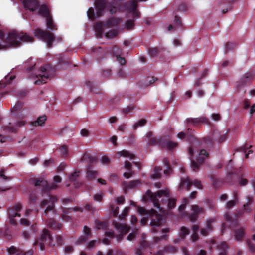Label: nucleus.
I'll return each mask as SVG.
<instances>
[{
	"label": "nucleus",
	"mask_w": 255,
	"mask_h": 255,
	"mask_svg": "<svg viewBox=\"0 0 255 255\" xmlns=\"http://www.w3.org/2000/svg\"><path fill=\"white\" fill-rule=\"evenodd\" d=\"M23 4L25 8L31 11H35L39 5V2L37 0H23Z\"/></svg>",
	"instance_id": "17"
},
{
	"label": "nucleus",
	"mask_w": 255,
	"mask_h": 255,
	"mask_svg": "<svg viewBox=\"0 0 255 255\" xmlns=\"http://www.w3.org/2000/svg\"><path fill=\"white\" fill-rule=\"evenodd\" d=\"M103 194L102 192L95 194L94 196V199L96 201H101L103 199Z\"/></svg>",
	"instance_id": "48"
},
{
	"label": "nucleus",
	"mask_w": 255,
	"mask_h": 255,
	"mask_svg": "<svg viewBox=\"0 0 255 255\" xmlns=\"http://www.w3.org/2000/svg\"><path fill=\"white\" fill-rule=\"evenodd\" d=\"M134 26V20H130L128 21H127L126 23V27L127 29L129 30L132 29L133 26Z\"/></svg>",
	"instance_id": "43"
},
{
	"label": "nucleus",
	"mask_w": 255,
	"mask_h": 255,
	"mask_svg": "<svg viewBox=\"0 0 255 255\" xmlns=\"http://www.w3.org/2000/svg\"><path fill=\"white\" fill-rule=\"evenodd\" d=\"M69 210H73L74 211H82V209L79 207H76L74 208H71L66 209V208H62L63 213L61 215V217L63 220L65 221H69L71 219V217L68 215Z\"/></svg>",
	"instance_id": "20"
},
{
	"label": "nucleus",
	"mask_w": 255,
	"mask_h": 255,
	"mask_svg": "<svg viewBox=\"0 0 255 255\" xmlns=\"http://www.w3.org/2000/svg\"><path fill=\"white\" fill-rule=\"evenodd\" d=\"M20 224L24 226H28L29 225V221L25 218H21L20 220Z\"/></svg>",
	"instance_id": "61"
},
{
	"label": "nucleus",
	"mask_w": 255,
	"mask_h": 255,
	"mask_svg": "<svg viewBox=\"0 0 255 255\" xmlns=\"http://www.w3.org/2000/svg\"><path fill=\"white\" fill-rule=\"evenodd\" d=\"M162 168L160 167H156L154 170V173L152 175V178L154 179L158 178L160 176V172Z\"/></svg>",
	"instance_id": "34"
},
{
	"label": "nucleus",
	"mask_w": 255,
	"mask_h": 255,
	"mask_svg": "<svg viewBox=\"0 0 255 255\" xmlns=\"http://www.w3.org/2000/svg\"><path fill=\"white\" fill-rule=\"evenodd\" d=\"M164 251L167 253H175L176 248L173 246L169 245L165 247Z\"/></svg>",
	"instance_id": "40"
},
{
	"label": "nucleus",
	"mask_w": 255,
	"mask_h": 255,
	"mask_svg": "<svg viewBox=\"0 0 255 255\" xmlns=\"http://www.w3.org/2000/svg\"><path fill=\"white\" fill-rule=\"evenodd\" d=\"M146 138L149 139L148 145H158L168 149H172L177 146V144L170 140L169 136H164L158 139L153 136V134L149 132L146 134Z\"/></svg>",
	"instance_id": "4"
},
{
	"label": "nucleus",
	"mask_w": 255,
	"mask_h": 255,
	"mask_svg": "<svg viewBox=\"0 0 255 255\" xmlns=\"http://www.w3.org/2000/svg\"><path fill=\"white\" fill-rule=\"evenodd\" d=\"M235 205V201L231 200L227 202L226 205V209L227 210H229L231 208H232Z\"/></svg>",
	"instance_id": "53"
},
{
	"label": "nucleus",
	"mask_w": 255,
	"mask_h": 255,
	"mask_svg": "<svg viewBox=\"0 0 255 255\" xmlns=\"http://www.w3.org/2000/svg\"><path fill=\"white\" fill-rule=\"evenodd\" d=\"M239 182L240 186H245L248 183V180L246 178L241 177L239 179Z\"/></svg>",
	"instance_id": "54"
},
{
	"label": "nucleus",
	"mask_w": 255,
	"mask_h": 255,
	"mask_svg": "<svg viewBox=\"0 0 255 255\" xmlns=\"http://www.w3.org/2000/svg\"><path fill=\"white\" fill-rule=\"evenodd\" d=\"M24 124H25L24 121H18V122L15 123V125L14 127L7 126V127H5V129L8 130L9 131L14 132V131H16L17 127H19L22 125H24Z\"/></svg>",
	"instance_id": "28"
},
{
	"label": "nucleus",
	"mask_w": 255,
	"mask_h": 255,
	"mask_svg": "<svg viewBox=\"0 0 255 255\" xmlns=\"http://www.w3.org/2000/svg\"><path fill=\"white\" fill-rule=\"evenodd\" d=\"M204 209L199 206L194 205L191 207V213L189 216L190 220L192 222H194L197 216L204 212Z\"/></svg>",
	"instance_id": "16"
},
{
	"label": "nucleus",
	"mask_w": 255,
	"mask_h": 255,
	"mask_svg": "<svg viewBox=\"0 0 255 255\" xmlns=\"http://www.w3.org/2000/svg\"><path fill=\"white\" fill-rule=\"evenodd\" d=\"M215 220L214 219H211L207 221L206 228H202L201 229V234L206 236L209 232L212 230V224L214 222Z\"/></svg>",
	"instance_id": "22"
},
{
	"label": "nucleus",
	"mask_w": 255,
	"mask_h": 255,
	"mask_svg": "<svg viewBox=\"0 0 255 255\" xmlns=\"http://www.w3.org/2000/svg\"><path fill=\"white\" fill-rule=\"evenodd\" d=\"M34 34L35 37L46 42L49 48L52 46L54 39V36L52 33L37 28L35 30Z\"/></svg>",
	"instance_id": "7"
},
{
	"label": "nucleus",
	"mask_w": 255,
	"mask_h": 255,
	"mask_svg": "<svg viewBox=\"0 0 255 255\" xmlns=\"http://www.w3.org/2000/svg\"><path fill=\"white\" fill-rule=\"evenodd\" d=\"M46 120L45 115L40 116L36 121L31 122V124L34 126H42Z\"/></svg>",
	"instance_id": "27"
},
{
	"label": "nucleus",
	"mask_w": 255,
	"mask_h": 255,
	"mask_svg": "<svg viewBox=\"0 0 255 255\" xmlns=\"http://www.w3.org/2000/svg\"><path fill=\"white\" fill-rule=\"evenodd\" d=\"M194 185L196 188L201 189H202V185L200 181L194 180L191 181L189 177L185 178H182L181 183L179 186L180 189H186L187 190H189L190 187Z\"/></svg>",
	"instance_id": "10"
},
{
	"label": "nucleus",
	"mask_w": 255,
	"mask_h": 255,
	"mask_svg": "<svg viewBox=\"0 0 255 255\" xmlns=\"http://www.w3.org/2000/svg\"><path fill=\"white\" fill-rule=\"evenodd\" d=\"M252 78L253 76L251 73H245L242 76L240 80L238 82V87L239 88H241L242 86L248 84Z\"/></svg>",
	"instance_id": "18"
},
{
	"label": "nucleus",
	"mask_w": 255,
	"mask_h": 255,
	"mask_svg": "<svg viewBox=\"0 0 255 255\" xmlns=\"http://www.w3.org/2000/svg\"><path fill=\"white\" fill-rule=\"evenodd\" d=\"M55 240L56 242H54L49 231L47 229H44L41 236L36 241L34 244L39 245V248L43 250L45 248V244H48L50 246H54L56 244H62V239L60 236H56Z\"/></svg>",
	"instance_id": "3"
},
{
	"label": "nucleus",
	"mask_w": 255,
	"mask_h": 255,
	"mask_svg": "<svg viewBox=\"0 0 255 255\" xmlns=\"http://www.w3.org/2000/svg\"><path fill=\"white\" fill-rule=\"evenodd\" d=\"M188 203V199L187 198H185L184 201H183L182 204L179 207V211L180 213H181L184 210L185 208L186 205Z\"/></svg>",
	"instance_id": "45"
},
{
	"label": "nucleus",
	"mask_w": 255,
	"mask_h": 255,
	"mask_svg": "<svg viewBox=\"0 0 255 255\" xmlns=\"http://www.w3.org/2000/svg\"><path fill=\"white\" fill-rule=\"evenodd\" d=\"M208 154L207 151L204 149L201 150L198 158L196 159V162L192 158H190L191 160V166L194 170L198 168V167L200 164H201L203 160L208 157Z\"/></svg>",
	"instance_id": "12"
},
{
	"label": "nucleus",
	"mask_w": 255,
	"mask_h": 255,
	"mask_svg": "<svg viewBox=\"0 0 255 255\" xmlns=\"http://www.w3.org/2000/svg\"><path fill=\"white\" fill-rule=\"evenodd\" d=\"M141 184V182L140 180H135L131 181L128 185L126 186V188H135L136 187H138L139 185Z\"/></svg>",
	"instance_id": "36"
},
{
	"label": "nucleus",
	"mask_w": 255,
	"mask_h": 255,
	"mask_svg": "<svg viewBox=\"0 0 255 255\" xmlns=\"http://www.w3.org/2000/svg\"><path fill=\"white\" fill-rule=\"evenodd\" d=\"M33 38L27 33L15 31L10 32L4 39V33L0 30V49L9 47H16L22 42H33Z\"/></svg>",
	"instance_id": "1"
},
{
	"label": "nucleus",
	"mask_w": 255,
	"mask_h": 255,
	"mask_svg": "<svg viewBox=\"0 0 255 255\" xmlns=\"http://www.w3.org/2000/svg\"><path fill=\"white\" fill-rule=\"evenodd\" d=\"M22 209V205L20 203L15 204L13 207L8 210V216L11 218L10 223L15 224V221L13 218L16 216L20 217V214L18 213Z\"/></svg>",
	"instance_id": "13"
},
{
	"label": "nucleus",
	"mask_w": 255,
	"mask_h": 255,
	"mask_svg": "<svg viewBox=\"0 0 255 255\" xmlns=\"http://www.w3.org/2000/svg\"><path fill=\"white\" fill-rule=\"evenodd\" d=\"M87 15L88 18L91 20H94L95 18L94 12L93 8H90L87 11Z\"/></svg>",
	"instance_id": "41"
},
{
	"label": "nucleus",
	"mask_w": 255,
	"mask_h": 255,
	"mask_svg": "<svg viewBox=\"0 0 255 255\" xmlns=\"http://www.w3.org/2000/svg\"><path fill=\"white\" fill-rule=\"evenodd\" d=\"M252 199L251 197H248L247 198V202L246 204L244 205V210L247 212H249L250 210L249 205L252 202Z\"/></svg>",
	"instance_id": "44"
},
{
	"label": "nucleus",
	"mask_w": 255,
	"mask_h": 255,
	"mask_svg": "<svg viewBox=\"0 0 255 255\" xmlns=\"http://www.w3.org/2000/svg\"><path fill=\"white\" fill-rule=\"evenodd\" d=\"M81 160L82 161L88 160L90 163H93L95 161H96L97 158L95 157L91 156L88 154H85L83 156Z\"/></svg>",
	"instance_id": "33"
},
{
	"label": "nucleus",
	"mask_w": 255,
	"mask_h": 255,
	"mask_svg": "<svg viewBox=\"0 0 255 255\" xmlns=\"http://www.w3.org/2000/svg\"><path fill=\"white\" fill-rule=\"evenodd\" d=\"M186 121L187 123H191L194 124H199L201 123L206 124H210V122L209 121L208 119L204 116H201V117L197 118H187Z\"/></svg>",
	"instance_id": "19"
},
{
	"label": "nucleus",
	"mask_w": 255,
	"mask_h": 255,
	"mask_svg": "<svg viewBox=\"0 0 255 255\" xmlns=\"http://www.w3.org/2000/svg\"><path fill=\"white\" fill-rule=\"evenodd\" d=\"M8 252L10 255H20V251L15 247L12 246L8 249Z\"/></svg>",
	"instance_id": "35"
},
{
	"label": "nucleus",
	"mask_w": 255,
	"mask_h": 255,
	"mask_svg": "<svg viewBox=\"0 0 255 255\" xmlns=\"http://www.w3.org/2000/svg\"><path fill=\"white\" fill-rule=\"evenodd\" d=\"M248 245L251 251L255 252V244L253 243L251 241H249L248 242Z\"/></svg>",
	"instance_id": "60"
},
{
	"label": "nucleus",
	"mask_w": 255,
	"mask_h": 255,
	"mask_svg": "<svg viewBox=\"0 0 255 255\" xmlns=\"http://www.w3.org/2000/svg\"><path fill=\"white\" fill-rule=\"evenodd\" d=\"M149 54L152 56H155L158 53V50L156 48H150L148 49Z\"/></svg>",
	"instance_id": "51"
},
{
	"label": "nucleus",
	"mask_w": 255,
	"mask_h": 255,
	"mask_svg": "<svg viewBox=\"0 0 255 255\" xmlns=\"http://www.w3.org/2000/svg\"><path fill=\"white\" fill-rule=\"evenodd\" d=\"M58 151L61 156H67L68 154L67 147L65 145L61 146L58 149Z\"/></svg>",
	"instance_id": "37"
},
{
	"label": "nucleus",
	"mask_w": 255,
	"mask_h": 255,
	"mask_svg": "<svg viewBox=\"0 0 255 255\" xmlns=\"http://www.w3.org/2000/svg\"><path fill=\"white\" fill-rule=\"evenodd\" d=\"M98 172L93 170L91 166H89L87 168V179L88 180H94L97 176Z\"/></svg>",
	"instance_id": "24"
},
{
	"label": "nucleus",
	"mask_w": 255,
	"mask_h": 255,
	"mask_svg": "<svg viewBox=\"0 0 255 255\" xmlns=\"http://www.w3.org/2000/svg\"><path fill=\"white\" fill-rule=\"evenodd\" d=\"M79 176V172H75L71 174V176L69 178L70 181H74L77 177Z\"/></svg>",
	"instance_id": "59"
},
{
	"label": "nucleus",
	"mask_w": 255,
	"mask_h": 255,
	"mask_svg": "<svg viewBox=\"0 0 255 255\" xmlns=\"http://www.w3.org/2000/svg\"><path fill=\"white\" fill-rule=\"evenodd\" d=\"M138 212L141 214H149L151 217L150 225L154 228V231H156L155 229L156 227L161 225L162 223V216L157 213L155 210L152 209L150 210H147L144 208L139 207Z\"/></svg>",
	"instance_id": "5"
},
{
	"label": "nucleus",
	"mask_w": 255,
	"mask_h": 255,
	"mask_svg": "<svg viewBox=\"0 0 255 255\" xmlns=\"http://www.w3.org/2000/svg\"><path fill=\"white\" fill-rule=\"evenodd\" d=\"M116 201L118 204H123L124 202V198L122 196L118 197L116 198Z\"/></svg>",
	"instance_id": "63"
},
{
	"label": "nucleus",
	"mask_w": 255,
	"mask_h": 255,
	"mask_svg": "<svg viewBox=\"0 0 255 255\" xmlns=\"http://www.w3.org/2000/svg\"><path fill=\"white\" fill-rule=\"evenodd\" d=\"M194 132V130H192L190 128L188 129V131H187V132L186 133V135H187L189 140H191L192 138H194V136L193 135Z\"/></svg>",
	"instance_id": "50"
},
{
	"label": "nucleus",
	"mask_w": 255,
	"mask_h": 255,
	"mask_svg": "<svg viewBox=\"0 0 255 255\" xmlns=\"http://www.w3.org/2000/svg\"><path fill=\"white\" fill-rule=\"evenodd\" d=\"M83 232L85 236L89 237L91 235V230L87 226L84 227Z\"/></svg>",
	"instance_id": "55"
},
{
	"label": "nucleus",
	"mask_w": 255,
	"mask_h": 255,
	"mask_svg": "<svg viewBox=\"0 0 255 255\" xmlns=\"http://www.w3.org/2000/svg\"><path fill=\"white\" fill-rule=\"evenodd\" d=\"M218 134H219V133H218V131H215L214 132V134H213V138H214V139H216V140H218L220 142L223 141L224 140V139L225 138V136L223 135V136H224V137H223V138L222 139L219 138L218 137Z\"/></svg>",
	"instance_id": "57"
},
{
	"label": "nucleus",
	"mask_w": 255,
	"mask_h": 255,
	"mask_svg": "<svg viewBox=\"0 0 255 255\" xmlns=\"http://www.w3.org/2000/svg\"><path fill=\"white\" fill-rule=\"evenodd\" d=\"M95 226L98 229H104L107 226V223L97 220L95 222Z\"/></svg>",
	"instance_id": "32"
},
{
	"label": "nucleus",
	"mask_w": 255,
	"mask_h": 255,
	"mask_svg": "<svg viewBox=\"0 0 255 255\" xmlns=\"http://www.w3.org/2000/svg\"><path fill=\"white\" fill-rule=\"evenodd\" d=\"M57 200V198L55 196H50L48 199L43 200L40 203V206L41 208L47 206L44 211V213L46 215L49 211H52L54 209V203Z\"/></svg>",
	"instance_id": "11"
},
{
	"label": "nucleus",
	"mask_w": 255,
	"mask_h": 255,
	"mask_svg": "<svg viewBox=\"0 0 255 255\" xmlns=\"http://www.w3.org/2000/svg\"><path fill=\"white\" fill-rule=\"evenodd\" d=\"M180 234L182 237L185 236L189 234V231L185 227H182L180 229Z\"/></svg>",
	"instance_id": "52"
},
{
	"label": "nucleus",
	"mask_w": 255,
	"mask_h": 255,
	"mask_svg": "<svg viewBox=\"0 0 255 255\" xmlns=\"http://www.w3.org/2000/svg\"><path fill=\"white\" fill-rule=\"evenodd\" d=\"M120 22V20L117 18H112L109 19L105 23H97L95 26V29L96 33V37L101 38L102 36L104 30L109 27L117 25Z\"/></svg>",
	"instance_id": "6"
},
{
	"label": "nucleus",
	"mask_w": 255,
	"mask_h": 255,
	"mask_svg": "<svg viewBox=\"0 0 255 255\" xmlns=\"http://www.w3.org/2000/svg\"><path fill=\"white\" fill-rule=\"evenodd\" d=\"M244 232L242 228H240L235 232V238L237 240H241L244 236Z\"/></svg>",
	"instance_id": "31"
},
{
	"label": "nucleus",
	"mask_w": 255,
	"mask_h": 255,
	"mask_svg": "<svg viewBox=\"0 0 255 255\" xmlns=\"http://www.w3.org/2000/svg\"><path fill=\"white\" fill-rule=\"evenodd\" d=\"M124 168L128 169V171L124 173L123 176L127 178H129L133 174L134 172L131 171V164L128 161H125L124 164Z\"/></svg>",
	"instance_id": "23"
},
{
	"label": "nucleus",
	"mask_w": 255,
	"mask_h": 255,
	"mask_svg": "<svg viewBox=\"0 0 255 255\" xmlns=\"http://www.w3.org/2000/svg\"><path fill=\"white\" fill-rule=\"evenodd\" d=\"M129 208L128 207H125L122 214L119 216L120 218H125L129 212Z\"/></svg>",
	"instance_id": "46"
},
{
	"label": "nucleus",
	"mask_w": 255,
	"mask_h": 255,
	"mask_svg": "<svg viewBox=\"0 0 255 255\" xmlns=\"http://www.w3.org/2000/svg\"><path fill=\"white\" fill-rule=\"evenodd\" d=\"M163 197L168 201V207L169 208H174L176 205V201L173 198L169 199V192L168 190H160L156 193H154L150 191H147L144 196L145 200L147 201L152 202L154 207L157 208L159 212L164 214V211L163 208L160 206L158 198Z\"/></svg>",
	"instance_id": "2"
},
{
	"label": "nucleus",
	"mask_w": 255,
	"mask_h": 255,
	"mask_svg": "<svg viewBox=\"0 0 255 255\" xmlns=\"http://www.w3.org/2000/svg\"><path fill=\"white\" fill-rule=\"evenodd\" d=\"M46 20V26L50 30H56L57 29L56 25L54 23L51 16L45 18Z\"/></svg>",
	"instance_id": "26"
},
{
	"label": "nucleus",
	"mask_w": 255,
	"mask_h": 255,
	"mask_svg": "<svg viewBox=\"0 0 255 255\" xmlns=\"http://www.w3.org/2000/svg\"><path fill=\"white\" fill-rule=\"evenodd\" d=\"M37 9L38 10V13L44 18H46L50 16L49 14V8L46 5L43 4L40 5L39 4Z\"/></svg>",
	"instance_id": "21"
},
{
	"label": "nucleus",
	"mask_w": 255,
	"mask_h": 255,
	"mask_svg": "<svg viewBox=\"0 0 255 255\" xmlns=\"http://www.w3.org/2000/svg\"><path fill=\"white\" fill-rule=\"evenodd\" d=\"M157 80V79L154 77H148L146 80L147 83L146 84L148 85V84H152V83H154L155 81H156Z\"/></svg>",
	"instance_id": "58"
},
{
	"label": "nucleus",
	"mask_w": 255,
	"mask_h": 255,
	"mask_svg": "<svg viewBox=\"0 0 255 255\" xmlns=\"http://www.w3.org/2000/svg\"><path fill=\"white\" fill-rule=\"evenodd\" d=\"M236 46V44L233 42H227L225 45L227 51L234 49Z\"/></svg>",
	"instance_id": "47"
},
{
	"label": "nucleus",
	"mask_w": 255,
	"mask_h": 255,
	"mask_svg": "<svg viewBox=\"0 0 255 255\" xmlns=\"http://www.w3.org/2000/svg\"><path fill=\"white\" fill-rule=\"evenodd\" d=\"M22 107V104L20 102H17L14 106L12 108L13 110L18 111Z\"/></svg>",
	"instance_id": "56"
},
{
	"label": "nucleus",
	"mask_w": 255,
	"mask_h": 255,
	"mask_svg": "<svg viewBox=\"0 0 255 255\" xmlns=\"http://www.w3.org/2000/svg\"><path fill=\"white\" fill-rule=\"evenodd\" d=\"M227 247V246L225 242H222L220 243L219 248L223 249V251L220 252V255H227L226 251L225 250Z\"/></svg>",
	"instance_id": "39"
},
{
	"label": "nucleus",
	"mask_w": 255,
	"mask_h": 255,
	"mask_svg": "<svg viewBox=\"0 0 255 255\" xmlns=\"http://www.w3.org/2000/svg\"><path fill=\"white\" fill-rule=\"evenodd\" d=\"M33 183L35 186H40L42 190H51L57 188V185L52 184L49 186L47 182L43 178H39L33 180Z\"/></svg>",
	"instance_id": "14"
},
{
	"label": "nucleus",
	"mask_w": 255,
	"mask_h": 255,
	"mask_svg": "<svg viewBox=\"0 0 255 255\" xmlns=\"http://www.w3.org/2000/svg\"><path fill=\"white\" fill-rule=\"evenodd\" d=\"M47 225L51 228L55 229H59L61 227V224L57 223L54 219H49L47 221Z\"/></svg>",
	"instance_id": "30"
},
{
	"label": "nucleus",
	"mask_w": 255,
	"mask_h": 255,
	"mask_svg": "<svg viewBox=\"0 0 255 255\" xmlns=\"http://www.w3.org/2000/svg\"><path fill=\"white\" fill-rule=\"evenodd\" d=\"M113 225L116 229L120 232V237H118L119 240L121 238L122 236L128 232L130 229V227L128 225L118 223L115 221L113 222Z\"/></svg>",
	"instance_id": "15"
},
{
	"label": "nucleus",
	"mask_w": 255,
	"mask_h": 255,
	"mask_svg": "<svg viewBox=\"0 0 255 255\" xmlns=\"http://www.w3.org/2000/svg\"><path fill=\"white\" fill-rule=\"evenodd\" d=\"M73 251V248L72 246H66L65 247V253H70L71 252H72V251Z\"/></svg>",
	"instance_id": "64"
},
{
	"label": "nucleus",
	"mask_w": 255,
	"mask_h": 255,
	"mask_svg": "<svg viewBox=\"0 0 255 255\" xmlns=\"http://www.w3.org/2000/svg\"><path fill=\"white\" fill-rule=\"evenodd\" d=\"M110 209L113 212V214L114 216H117L118 215L119 212V207L116 206L115 205L110 203Z\"/></svg>",
	"instance_id": "42"
},
{
	"label": "nucleus",
	"mask_w": 255,
	"mask_h": 255,
	"mask_svg": "<svg viewBox=\"0 0 255 255\" xmlns=\"http://www.w3.org/2000/svg\"><path fill=\"white\" fill-rule=\"evenodd\" d=\"M109 10L111 14L115 13L117 11V8L112 5H107L105 0L98 1L96 4V17H100L104 13L105 9Z\"/></svg>",
	"instance_id": "8"
},
{
	"label": "nucleus",
	"mask_w": 255,
	"mask_h": 255,
	"mask_svg": "<svg viewBox=\"0 0 255 255\" xmlns=\"http://www.w3.org/2000/svg\"><path fill=\"white\" fill-rule=\"evenodd\" d=\"M116 61H118L121 65H123L126 63V60L124 58L121 57L119 55H116Z\"/></svg>",
	"instance_id": "49"
},
{
	"label": "nucleus",
	"mask_w": 255,
	"mask_h": 255,
	"mask_svg": "<svg viewBox=\"0 0 255 255\" xmlns=\"http://www.w3.org/2000/svg\"><path fill=\"white\" fill-rule=\"evenodd\" d=\"M119 33V32L116 30H111L105 33L106 38L111 39L116 37Z\"/></svg>",
	"instance_id": "29"
},
{
	"label": "nucleus",
	"mask_w": 255,
	"mask_h": 255,
	"mask_svg": "<svg viewBox=\"0 0 255 255\" xmlns=\"http://www.w3.org/2000/svg\"><path fill=\"white\" fill-rule=\"evenodd\" d=\"M116 156L118 158L121 157H128L129 159H133L134 158V155L130 153L127 150H122L116 153Z\"/></svg>",
	"instance_id": "25"
},
{
	"label": "nucleus",
	"mask_w": 255,
	"mask_h": 255,
	"mask_svg": "<svg viewBox=\"0 0 255 255\" xmlns=\"http://www.w3.org/2000/svg\"><path fill=\"white\" fill-rule=\"evenodd\" d=\"M146 123V120L145 119H141L138 122L136 123L133 126V128L136 129L139 126H143Z\"/></svg>",
	"instance_id": "38"
},
{
	"label": "nucleus",
	"mask_w": 255,
	"mask_h": 255,
	"mask_svg": "<svg viewBox=\"0 0 255 255\" xmlns=\"http://www.w3.org/2000/svg\"><path fill=\"white\" fill-rule=\"evenodd\" d=\"M48 67V66L41 67L38 73H36L35 77L37 79L34 82L35 84L41 85L47 82V80L49 77Z\"/></svg>",
	"instance_id": "9"
},
{
	"label": "nucleus",
	"mask_w": 255,
	"mask_h": 255,
	"mask_svg": "<svg viewBox=\"0 0 255 255\" xmlns=\"http://www.w3.org/2000/svg\"><path fill=\"white\" fill-rule=\"evenodd\" d=\"M101 161L103 164H108L110 162V160L108 157L103 156L101 158Z\"/></svg>",
	"instance_id": "62"
}]
</instances>
